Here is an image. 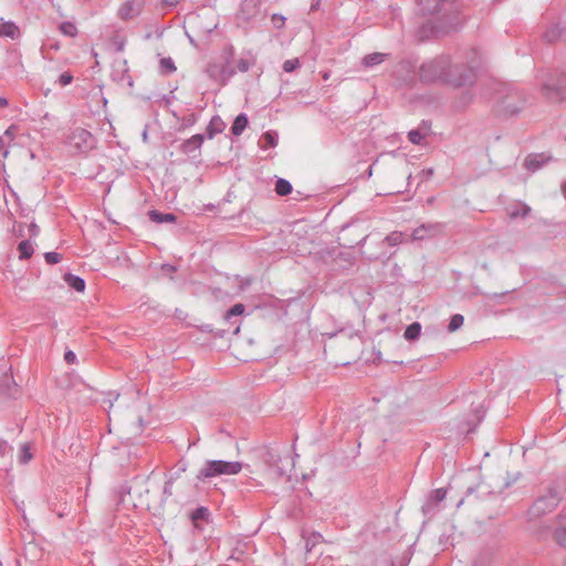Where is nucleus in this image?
Listing matches in <instances>:
<instances>
[{
	"label": "nucleus",
	"instance_id": "1",
	"mask_svg": "<svg viewBox=\"0 0 566 566\" xmlns=\"http://www.w3.org/2000/svg\"><path fill=\"white\" fill-rule=\"evenodd\" d=\"M480 65V53L472 49L467 59V64L453 62L448 55L437 56L423 62L419 76L423 82H444L454 87L471 83L475 76V69Z\"/></svg>",
	"mask_w": 566,
	"mask_h": 566
},
{
	"label": "nucleus",
	"instance_id": "2",
	"mask_svg": "<svg viewBox=\"0 0 566 566\" xmlns=\"http://www.w3.org/2000/svg\"><path fill=\"white\" fill-rule=\"evenodd\" d=\"M422 14L436 15L437 32H451L460 25L461 0H418Z\"/></svg>",
	"mask_w": 566,
	"mask_h": 566
},
{
	"label": "nucleus",
	"instance_id": "3",
	"mask_svg": "<svg viewBox=\"0 0 566 566\" xmlns=\"http://www.w3.org/2000/svg\"><path fill=\"white\" fill-rule=\"evenodd\" d=\"M242 467L240 461L207 460L196 478L200 482H206L221 475H235L240 473Z\"/></svg>",
	"mask_w": 566,
	"mask_h": 566
},
{
	"label": "nucleus",
	"instance_id": "4",
	"mask_svg": "<svg viewBox=\"0 0 566 566\" xmlns=\"http://www.w3.org/2000/svg\"><path fill=\"white\" fill-rule=\"evenodd\" d=\"M492 88L494 91V94L496 95V98L501 101V106L503 112L510 115L517 114L523 106V102L521 101L520 104H515L511 102L515 98V96L518 95L517 91L509 87L506 84L501 82H491Z\"/></svg>",
	"mask_w": 566,
	"mask_h": 566
},
{
	"label": "nucleus",
	"instance_id": "5",
	"mask_svg": "<svg viewBox=\"0 0 566 566\" xmlns=\"http://www.w3.org/2000/svg\"><path fill=\"white\" fill-rule=\"evenodd\" d=\"M562 497L556 488H548L546 493L538 496L531 507V514L539 517L551 513L559 504Z\"/></svg>",
	"mask_w": 566,
	"mask_h": 566
},
{
	"label": "nucleus",
	"instance_id": "6",
	"mask_svg": "<svg viewBox=\"0 0 566 566\" xmlns=\"http://www.w3.org/2000/svg\"><path fill=\"white\" fill-rule=\"evenodd\" d=\"M66 143L71 148L81 154L88 153L95 147L94 136L88 130L80 127L69 134Z\"/></svg>",
	"mask_w": 566,
	"mask_h": 566
},
{
	"label": "nucleus",
	"instance_id": "7",
	"mask_svg": "<svg viewBox=\"0 0 566 566\" xmlns=\"http://www.w3.org/2000/svg\"><path fill=\"white\" fill-rule=\"evenodd\" d=\"M543 94L553 101H562L566 97V74L556 82L552 74L544 75L541 80Z\"/></svg>",
	"mask_w": 566,
	"mask_h": 566
},
{
	"label": "nucleus",
	"instance_id": "8",
	"mask_svg": "<svg viewBox=\"0 0 566 566\" xmlns=\"http://www.w3.org/2000/svg\"><path fill=\"white\" fill-rule=\"evenodd\" d=\"M447 490L443 488L436 489L427 496L421 511L424 516L432 517L439 511L440 503L446 499Z\"/></svg>",
	"mask_w": 566,
	"mask_h": 566
},
{
	"label": "nucleus",
	"instance_id": "9",
	"mask_svg": "<svg viewBox=\"0 0 566 566\" xmlns=\"http://www.w3.org/2000/svg\"><path fill=\"white\" fill-rule=\"evenodd\" d=\"M261 17V0H243L238 14L239 20L252 22Z\"/></svg>",
	"mask_w": 566,
	"mask_h": 566
},
{
	"label": "nucleus",
	"instance_id": "10",
	"mask_svg": "<svg viewBox=\"0 0 566 566\" xmlns=\"http://www.w3.org/2000/svg\"><path fill=\"white\" fill-rule=\"evenodd\" d=\"M264 462L274 471L275 475L281 478L285 474L286 469L283 461H289V457L284 459L276 450H266L263 454Z\"/></svg>",
	"mask_w": 566,
	"mask_h": 566
},
{
	"label": "nucleus",
	"instance_id": "11",
	"mask_svg": "<svg viewBox=\"0 0 566 566\" xmlns=\"http://www.w3.org/2000/svg\"><path fill=\"white\" fill-rule=\"evenodd\" d=\"M442 230V223H424L412 231L411 238L413 241H422L438 235Z\"/></svg>",
	"mask_w": 566,
	"mask_h": 566
},
{
	"label": "nucleus",
	"instance_id": "12",
	"mask_svg": "<svg viewBox=\"0 0 566 566\" xmlns=\"http://www.w3.org/2000/svg\"><path fill=\"white\" fill-rule=\"evenodd\" d=\"M18 391L19 388L12 375V367L10 366L8 371H6L0 379V396L14 398Z\"/></svg>",
	"mask_w": 566,
	"mask_h": 566
},
{
	"label": "nucleus",
	"instance_id": "13",
	"mask_svg": "<svg viewBox=\"0 0 566 566\" xmlns=\"http://www.w3.org/2000/svg\"><path fill=\"white\" fill-rule=\"evenodd\" d=\"M144 2L142 0L125 1L118 9V17L122 20H130L138 17L143 11Z\"/></svg>",
	"mask_w": 566,
	"mask_h": 566
},
{
	"label": "nucleus",
	"instance_id": "14",
	"mask_svg": "<svg viewBox=\"0 0 566 566\" xmlns=\"http://www.w3.org/2000/svg\"><path fill=\"white\" fill-rule=\"evenodd\" d=\"M206 136L202 134H196L190 138L186 139L180 145V151L186 155L198 156L200 154V148L205 142Z\"/></svg>",
	"mask_w": 566,
	"mask_h": 566
},
{
	"label": "nucleus",
	"instance_id": "15",
	"mask_svg": "<svg viewBox=\"0 0 566 566\" xmlns=\"http://www.w3.org/2000/svg\"><path fill=\"white\" fill-rule=\"evenodd\" d=\"M548 160L549 157H546L544 154H533L525 158L524 166L526 169L534 172L541 169Z\"/></svg>",
	"mask_w": 566,
	"mask_h": 566
},
{
	"label": "nucleus",
	"instance_id": "16",
	"mask_svg": "<svg viewBox=\"0 0 566 566\" xmlns=\"http://www.w3.org/2000/svg\"><path fill=\"white\" fill-rule=\"evenodd\" d=\"M531 207L527 206L526 203L524 202H515L511 206L507 207L506 211H507V216L511 218V219H516V218H526L530 216L531 213Z\"/></svg>",
	"mask_w": 566,
	"mask_h": 566
},
{
	"label": "nucleus",
	"instance_id": "17",
	"mask_svg": "<svg viewBox=\"0 0 566 566\" xmlns=\"http://www.w3.org/2000/svg\"><path fill=\"white\" fill-rule=\"evenodd\" d=\"M226 128V123L218 115L212 116L207 128H206V137L212 139L216 135L222 133Z\"/></svg>",
	"mask_w": 566,
	"mask_h": 566
},
{
	"label": "nucleus",
	"instance_id": "18",
	"mask_svg": "<svg viewBox=\"0 0 566 566\" xmlns=\"http://www.w3.org/2000/svg\"><path fill=\"white\" fill-rule=\"evenodd\" d=\"M21 35L19 27L12 21H6L0 24V36L17 40Z\"/></svg>",
	"mask_w": 566,
	"mask_h": 566
},
{
	"label": "nucleus",
	"instance_id": "19",
	"mask_svg": "<svg viewBox=\"0 0 566 566\" xmlns=\"http://www.w3.org/2000/svg\"><path fill=\"white\" fill-rule=\"evenodd\" d=\"M565 28H562L559 23L551 24L543 34V38L548 43H554L563 38Z\"/></svg>",
	"mask_w": 566,
	"mask_h": 566
},
{
	"label": "nucleus",
	"instance_id": "20",
	"mask_svg": "<svg viewBox=\"0 0 566 566\" xmlns=\"http://www.w3.org/2000/svg\"><path fill=\"white\" fill-rule=\"evenodd\" d=\"M149 220L155 223H168V222H176L177 217L174 213H165L160 212L158 210H150L148 212Z\"/></svg>",
	"mask_w": 566,
	"mask_h": 566
},
{
	"label": "nucleus",
	"instance_id": "21",
	"mask_svg": "<svg viewBox=\"0 0 566 566\" xmlns=\"http://www.w3.org/2000/svg\"><path fill=\"white\" fill-rule=\"evenodd\" d=\"M474 492H479V496L480 497H484L486 495H491V494H494L496 493L497 491H495L494 489H491V485L485 483L484 481H481L476 484V486H469L467 489V495H471L473 494Z\"/></svg>",
	"mask_w": 566,
	"mask_h": 566
},
{
	"label": "nucleus",
	"instance_id": "22",
	"mask_svg": "<svg viewBox=\"0 0 566 566\" xmlns=\"http://www.w3.org/2000/svg\"><path fill=\"white\" fill-rule=\"evenodd\" d=\"M388 56L386 53L375 52L367 54L363 57V65L365 67H374L385 61V59Z\"/></svg>",
	"mask_w": 566,
	"mask_h": 566
},
{
	"label": "nucleus",
	"instance_id": "23",
	"mask_svg": "<svg viewBox=\"0 0 566 566\" xmlns=\"http://www.w3.org/2000/svg\"><path fill=\"white\" fill-rule=\"evenodd\" d=\"M248 126V116L244 113L239 114L231 126V132L235 136H240Z\"/></svg>",
	"mask_w": 566,
	"mask_h": 566
},
{
	"label": "nucleus",
	"instance_id": "24",
	"mask_svg": "<svg viewBox=\"0 0 566 566\" xmlns=\"http://www.w3.org/2000/svg\"><path fill=\"white\" fill-rule=\"evenodd\" d=\"M64 279L70 287H72L76 292H84L85 281L81 276L72 274V273H67V274H65Z\"/></svg>",
	"mask_w": 566,
	"mask_h": 566
},
{
	"label": "nucleus",
	"instance_id": "25",
	"mask_svg": "<svg viewBox=\"0 0 566 566\" xmlns=\"http://www.w3.org/2000/svg\"><path fill=\"white\" fill-rule=\"evenodd\" d=\"M255 56L251 52H248L247 56L240 57L238 60L237 70L242 73L248 72L250 67L255 64Z\"/></svg>",
	"mask_w": 566,
	"mask_h": 566
},
{
	"label": "nucleus",
	"instance_id": "26",
	"mask_svg": "<svg viewBox=\"0 0 566 566\" xmlns=\"http://www.w3.org/2000/svg\"><path fill=\"white\" fill-rule=\"evenodd\" d=\"M18 250L20 252V255H19L20 260H28L34 253V248L30 240L21 241L18 245Z\"/></svg>",
	"mask_w": 566,
	"mask_h": 566
},
{
	"label": "nucleus",
	"instance_id": "27",
	"mask_svg": "<svg viewBox=\"0 0 566 566\" xmlns=\"http://www.w3.org/2000/svg\"><path fill=\"white\" fill-rule=\"evenodd\" d=\"M421 333V325L418 322H413L410 325L407 326L403 333V337L407 340H415L420 336Z\"/></svg>",
	"mask_w": 566,
	"mask_h": 566
},
{
	"label": "nucleus",
	"instance_id": "28",
	"mask_svg": "<svg viewBox=\"0 0 566 566\" xmlns=\"http://www.w3.org/2000/svg\"><path fill=\"white\" fill-rule=\"evenodd\" d=\"M292 184L284 179V178H279L276 184H275V192L279 195V196H287L292 192Z\"/></svg>",
	"mask_w": 566,
	"mask_h": 566
},
{
	"label": "nucleus",
	"instance_id": "29",
	"mask_svg": "<svg viewBox=\"0 0 566 566\" xmlns=\"http://www.w3.org/2000/svg\"><path fill=\"white\" fill-rule=\"evenodd\" d=\"M33 454L30 450V446L28 443H22L19 448L18 452V461L20 464H27L31 461Z\"/></svg>",
	"mask_w": 566,
	"mask_h": 566
},
{
	"label": "nucleus",
	"instance_id": "30",
	"mask_svg": "<svg viewBox=\"0 0 566 566\" xmlns=\"http://www.w3.org/2000/svg\"><path fill=\"white\" fill-rule=\"evenodd\" d=\"M175 481H176V478L174 475H169L168 479L166 480L164 488H163L161 503H166L167 500L172 495V493H174L172 488H174Z\"/></svg>",
	"mask_w": 566,
	"mask_h": 566
},
{
	"label": "nucleus",
	"instance_id": "31",
	"mask_svg": "<svg viewBox=\"0 0 566 566\" xmlns=\"http://www.w3.org/2000/svg\"><path fill=\"white\" fill-rule=\"evenodd\" d=\"M244 305L241 303L234 304L230 310H228L224 314V319L227 322H231L233 317L240 316L244 313Z\"/></svg>",
	"mask_w": 566,
	"mask_h": 566
},
{
	"label": "nucleus",
	"instance_id": "32",
	"mask_svg": "<svg viewBox=\"0 0 566 566\" xmlns=\"http://www.w3.org/2000/svg\"><path fill=\"white\" fill-rule=\"evenodd\" d=\"M176 71L175 62L171 57H163L160 60V72L165 75L171 74Z\"/></svg>",
	"mask_w": 566,
	"mask_h": 566
},
{
	"label": "nucleus",
	"instance_id": "33",
	"mask_svg": "<svg viewBox=\"0 0 566 566\" xmlns=\"http://www.w3.org/2000/svg\"><path fill=\"white\" fill-rule=\"evenodd\" d=\"M262 139L265 142L264 147H275L279 142V134L275 130H269L262 135Z\"/></svg>",
	"mask_w": 566,
	"mask_h": 566
},
{
	"label": "nucleus",
	"instance_id": "34",
	"mask_svg": "<svg viewBox=\"0 0 566 566\" xmlns=\"http://www.w3.org/2000/svg\"><path fill=\"white\" fill-rule=\"evenodd\" d=\"M385 241L391 247L399 245L403 241V233L400 231H392L385 238Z\"/></svg>",
	"mask_w": 566,
	"mask_h": 566
},
{
	"label": "nucleus",
	"instance_id": "35",
	"mask_svg": "<svg viewBox=\"0 0 566 566\" xmlns=\"http://www.w3.org/2000/svg\"><path fill=\"white\" fill-rule=\"evenodd\" d=\"M60 31L67 36H75L77 34V28L70 21L62 22L60 24Z\"/></svg>",
	"mask_w": 566,
	"mask_h": 566
},
{
	"label": "nucleus",
	"instance_id": "36",
	"mask_svg": "<svg viewBox=\"0 0 566 566\" xmlns=\"http://www.w3.org/2000/svg\"><path fill=\"white\" fill-rule=\"evenodd\" d=\"M463 322L464 317L461 314L452 315L448 325V331L451 333L458 331L463 325Z\"/></svg>",
	"mask_w": 566,
	"mask_h": 566
},
{
	"label": "nucleus",
	"instance_id": "37",
	"mask_svg": "<svg viewBox=\"0 0 566 566\" xmlns=\"http://www.w3.org/2000/svg\"><path fill=\"white\" fill-rule=\"evenodd\" d=\"M210 513L209 510L205 506H199L191 513V520L193 522L200 521V520H208Z\"/></svg>",
	"mask_w": 566,
	"mask_h": 566
},
{
	"label": "nucleus",
	"instance_id": "38",
	"mask_svg": "<svg viewBox=\"0 0 566 566\" xmlns=\"http://www.w3.org/2000/svg\"><path fill=\"white\" fill-rule=\"evenodd\" d=\"M554 537L560 546H566V526H559L555 530Z\"/></svg>",
	"mask_w": 566,
	"mask_h": 566
},
{
	"label": "nucleus",
	"instance_id": "39",
	"mask_svg": "<svg viewBox=\"0 0 566 566\" xmlns=\"http://www.w3.org/2000/svg\"><path fill=\"white\" fill-rule=\"evenodd\" d=\"M408 139L415 145H420L423 139V135L419 130L413 129L408 133Z\"/></svg>",
	"mask_w": 566,
	"mask_h": 566
},
{
	"label": "nucleus",
	"instance_id": "40",
	"mask_svg": "<svg viewBox=\"0 0 566 566\" xmlns=\"http://www.w3.org/2000/svg\"><path fill=\"white\" fill-rule=\"evenodd\" d=\"M44 259L49 264H56L61 261L62 256L60 253L51 251L44 253Z\"/></svg>",
	"mask_w": 566,
	"mask_h": 566
},
{
	"label": "nucleus",
	"instance_id": "41",
	"mask_svg": "<svg viewBox=\"0 0 566 566\" xmlns=\"http://www.w3.org/2000/svg\"><path fill=\"white\" fill-rule=\"evenodd\" d=\"M300 66V63H298V60L297 59H292V60H286L284 63H283V70L284 72L286 73H291L293 72L296 67Z\"/></svg>",
	"mask_w": 566,
	"mask_h": 566
},
{
	"label": "nucleus",
	"instance_id": "42",
	"mask_svg": "<svg viewBox=\"0 0 566 566\" xmlns=\"http://www.w3.org/2000/svg\"><path fill=\"white\" fill-rule=\"evenodd\" d=\"M73 81V75L70 73V72H64L62 73L59 78H57V83L61 85V86H66L69 84H71Z\"/></svg>",
	"mask_w": 566,
	"mask_h": 566
},
{
	"label": "nucleus",
	"instance_id": "43",
	"mask_svg": "<svg viewBox=\"0 0 566 566\" xmlns=\"http://www.w3.org/2000/svg\"><path fill=\"white\" fill-rule=\"evenodd\" d=\"M196 122H197L196 115L195 114H190V115H188V116L182 118L181 127L182 128L190 127V126L195 125Z\"/></svg>",
	"mask_w": 566,
	"mask_h": 566
},
{
	"label": "nucleus",
	"instance_id": "44",
	"mask_svg": "<svg viewBox=\"0 0 566 566\" xmlns=\"http://www.w3.org/2000/svg\"><path fill=\"white\" fill-rule=\"evenodd\" d=\"M321 537H322V536H321L319 534H312V536H311V537H308V538L306 539V545H305L306 551H307V552H311V551H312V548L314 547V545L316 544V542H317Z\"/></svg>",
	"mask_w": 566,
	"mask_h": 566
},
{
	"label": "nucleus",
	"instance_id": "45",
	"mask_svg": "<svg viewBox=\"0 0 566 566\" xmlns=\"http://www.w3.org/2000/svg\"><path fill=\"white\" fill-rule=\"evenodd\" d=\"M64 360L69 364V365H73L76 363V354L73 352V350H66L64 353Z\"/></svg>",
	"mask_w": 566,
	"mask_h": 566
},
{
	"label": "nucleus",
	"instance_id": "46",
	"mask_svg": "<svg viewBox=\"0 0 566 566\" xmlns=\"http://www.w3.org/2000/svg\"><path fill=\"white\" fill-rule=\"evenodd\" d=\"M433 176V169L432 168H427V169H423L421 171V178L422 180H428L429 178H431Z\"/></svg>",
	"mask_w": 566,
	"mask_h": 566
},
{
	"label": "nucleus",
	"instance_id": "47",
	"mask_svg": "<svg viewBox=\"0 0 566 566\" xmlns=\"http://www.w3.org/2000/svg\"><path fill=\"white\" fill-rule=\"evenodd\" d=\"M272 21L276 24V22H280V24L277 25L279 28H281L284 22H285V18L282 17V15H277V14H273L272 17Z\"/></svg>",
	"mask_w": 566,
	"mask_h": 566
},
{
	"label": "nucleus",
	"instance_id": "48",
	"mask_svg": "<svg viewBox=\"0 0 566 566\" xmlns=\"http://www.w3.org/2000/svg\"><path fill=\"white\" fill-rule=\"evenodd\" d=\"M186 469H187V468H186V464H185V463H182V464H180V465L178 467L177 471L172 474V475L176 478V480L180 476V474H181L182 472H185V471H186Z\"/></svg>",
	"mask_w": 566,
	"mask_h": 566
},
{
	"label": "nucleus",
	"instance_id": "49",
	"mask_svg": "<svg viewBox=\"0 0 566 566\" xmlns=\"http://www.w3.org/2000/svg\"><path fill=\"white\" fill-rule=\"evenodd\" d=\"M322 3V0H312L310 11H316Z\"/></svg>",
	"mask_w": 566,
	"mask_h": 566
},
{
	"label": "nucleus",
	"instance_id": "50",
	"mask_svg": "<svg viewBox=\"0 0 566 566\" xmlns=\"http://www.w3.org/2000/svg\"><path fill=\"white\" fill-rule=\"evenodd\" d=\"M109 396H112V394H109ZM117 398H118V395H115L113 398L112 397L108 398V406H109V408L113 407V403H114L115 400H117Z\"/></svg>",
	"mask_w": 566,
	"mask_h": 566
},
{
	"label": "nucleus",
	"instance_id": "51",
	"mask_svg": "<svg viewBox=\"0 0 566 566\" xmlns=\"http://www.w3.org/2000/svg\"><path fill=\"white\" fill-rule=\"evenodd\" d=\"M8 99L6 97L0 96V107L8 106Z\"/></svg>",
	"mask_w": 566,
	"mask_h": 566
},
{
	"label": "nucleus",
	"instance_id": "52",
	"mask_svg": "<svg viewBox=\"0 0 566 566\" xmlns=\"http://www.w3.org/2000/svg\"><path fill=\"white\" fill-rule=\"evenodd\" d=\"M433 17H434V20H433V21H429V24H432V25H431L432 31H433L434 33L439 34L440 32H437V31H436V29L433 28V27L437 24V23H436V21H437V17H436V15H433Z\"/></svg>",
	"mask_w": 566,
	"mask_h": 566
},
{
	"label": "nucleus",
	"instance_id": "53",
	"mask_svg": "<svg viewBox=\"0 0 566 566\" xmlns=\"http://www.w3.org/2000/svg\"><path fill=\"white\" fill-rule=\"evenodd\" d=\"M143 140L144 142H147L148 140V130H147V127H145V129L143 130Z\"/></svg>",
	"mask_w": 566,
	"mask_h": 566
},
{
	"label": "nucleus",
	"instance_id": "54",
	"mask_svg": "<svg viewBox=\"0 0 566 566\" xmlns=\"http://www.w3.org/2000/svg\"><path fill=\"white\" fill-rule=\"evenodd\" d=\"M510 485H511V482H509V481H504V482H503V488H502L499 492H502V490H503V489H506V488H509Z\"/></svg>",
	"mask_w": 566,
	"mask_h": 566
},
{
	"label": "nucleus",
	"instance_id": "55",
	"mask_svg": "<svg viewBox=\"0 0 566 566\" xmlns=\"http://www.w3.org/2000/svg\"><path fill=\"white\" fill-rule=\"evenodd\" d=\"M371 175H373V166H369V168L367 170V176L371 177Z\"/></svg>",
	"mask_w": 566,
	"mask_h": 566
},
{
	"label": "nucleus",
	"instance_id": "56",
	"mask_svg": "<svg viewBox=\"0 0 566 566\" xmlns=\"http://www.w3.org/2000/svg\"><path fill=\"white\" fill-rule=\"evenodd\" d=\"M562 189H563V193H564V196L566 198V181L563 184Z\"/></svg>",
	"mask_w": 566,
	"mask_h": 566
},
{
	"label": "nucleus",
	"instance_id": "57",
	"mask_svg": "<svg viewBox=\"0 0 566 566\" xmlns=\"http://www.w3.org/2000/svg\"><path fill=\"white\" fill-rule=\"evenodd\" d=\"M31 231L35 234V232L38 231V227L35 224H33L31 228Z\"/></svg>",
	"mask_w": 566,
	"mask_h": 566
},
{
	"label": "nucleus",
	"instance_id": "58",
	"mask_svg": "<svg viewBox=\"0 0 566 566\" xmlns=\"http://www.w3.org/2000/svg\"><path fill=\"white\" fill-rule=\"evenodd\" d=\"M367 238H368V237H367V235H365V237H364V238L358 242V244H363V243H365V242H366V240H367Z\"/></svg>",
	"mask_w": 566,
	"mask_h": 566
},
{
	"label": "nucleus",
	"instance_id": "59",
	"mask_svg": "<svg viewBox=\"0 0 566 566\" xmlns=\"http://www.w3.org/2000/svg\"><path fill=\"white\" fill-rule=\"evenodd\" d=\"M234 73H235V70H231V71L229 72V74H228V75H229V76H231V75H233Z\"/></svg>",
	"mask_w": 566,
	"mask_h": 566
},
{
	"label": "nucleus",
	"instance_id": "60",
	"mask_svg": "<svg viewBox=\"0 0 566 566\" xmlns=\"http://www.w3.org/2000/svg\"><path fill=\"white\" fill-rule=\"evenodd\" d=\"M166 266H167V271L175 270L174 266H170V265H166Z\"/></svg>",
	"mask_w": 566,
	"mask_h": 566
},
{
	"label": "nucleus",
	"instance_id": "61",
	"mask_svg": "<svg viewBox=\"0 0 566 566\" xmlns=\"http://www.w3.org/2000/svg\"><path fill=\"white\" fill-rule=\"evenodd\" d=\"M166 266H167V271L175 270L174 266H170V265H166Z\"/></svg>",
	"mask_w": 566,
	"mask_h": 566
},
{
	"label": "nucleus",
	"instance_id": "62",
	"mask_svg": "<svg viewBox=\"0 0 566 566\" xmlns=\"http://www.w3.org/2000/svg\"><path fill=\"white\" fill-rule=\"evenodd\" d=\"M239 331H240V326L238 325V326L235 327V329H234V333L237 334V333H239Z\"/></svg>",
	"mask_w": 566,
	"mask_h": 566
},
{
	"label": "nucleus",
	"instance_id": "63",
	"mask_svg": "<svg viewBox=\"0 0 566 566\" xmlns=\"http://www.w3.org/2000/svg\"><path fill=\"white\" fill-rule=\"evenodd\" d=\"M123 48H124L123 43L118 44V50H123Z\"/></svg>",
	"mask_w": 566,
	"mask_h": 566
},
{
	"label": "nucleus",
	"instance_id": "64",
	"mask_svg": "<svg viewBox=\"0 0 566 566\" xmlns=\"http://www.w3.org/2000/svg\"><path fill=\"white\" fill-rule=\"evenodd\" d=\"M0 566H3L2 562H0Z\"/></svg>",
	"mask_w": 566,
	"mask_h": 566
}]
</instances>
